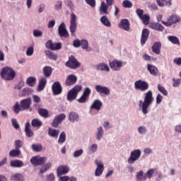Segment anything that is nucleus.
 I'll return each instance as SVG.
<instances>
[{"instance_id":"nucleus-28","label":"nucleus","mask_w":181,"mask_h":181,"mask_svg":"<svg viewBox=\"0 0 181 181\" xmlns=\"http://www.w3.org/2000/svg\"><path fill=\"white\" fill-rule=\"evenodd\" d=\"M59 134H60L59 129H55L49 128L48 129V135L52 138H57L59 136Z\"/></svg>"},{"instance_id":"nucleus-10","label":"nucleus","mask_w":181,"mask_h":181,"mask_svg":"<svg viewBox=\"0 0 181 181\" xmlns=\"http://www.w3.org/2000/svg\"><path fill=\"white\" fill-rule=\"evenodd\" d=\"M136 90H141V91H146L149 88V84L145 81L139 80L134 83Z\"/></svg>"},{"instance_id":"nucleus-58","label":"nucleus","mask_w":181,"mask_h":181,"mask_svg":"<svg viewBox=\"0 0 181 181\" xmlns=\"http://www.w3.org/2000/svg\"><path fill=\"white\" fill-rule=\"evenodd\" d=\"M11 122L15 129H19V123H18V120H16V119H12Z\"/></svg>"},{"instance_id":"nucleus-64","label":"nucleus","mask_w":181,"mask_h":181,"mask_svg":"<svg viewBox=\"0 0 181 181\" xmlns=\"http://www.w3.org/2000/svg\"><path fill=\"white\" fill-rule=\"evenodd\" d=\"M83 86L81 85L75 86L73 89H71L69 91H81Z\"/></svg>"},{"instance_id":"nucleus-9","label":"nucleus","mask_w":181,"mask_h":181,"mask_svg":"<svg viewBox=\"0 0 181 181\" xmlns=\"http://www.w3.org/2000/svg\"><path fill=\"white\" fill-rule=\"evenodd\" d=\"M66 119V115L64 113L55 116L52 122L51 123V125L53 128H57L59 127V124H62L63 121Z\"/></svg>"},{"instance_id":"nucleus-30","label":"nucleus","mask_w":181,"mask_h":181,"mask_svg":"<svg viewBox=\"0 0 181 181\" xmlns=\"http://www.w3.org/2000/svg\"><path fill=\"white\" fill-rule=\"evenodd\" d=\"M108 6H108L104 1H102L100 6V13H103L104 15H108Z\"/></svg>"},{"instance_id":"nucleus-31","label":"nucleus","mask_w":181,"mask_h":181,"mask_svg":"<svg viewBox=\"0 0 181 181\" xmlns=\"http://www.w3.org/2000/svg\"><path fill=\"white\" fill-rule=\"evenodd\" d=\"M11 180L24 181L25 177L21 173H16L10 177Z\"/></svg>"},{"instance_id":"nucleus-32","label":"nucleus","mask_w":181,"mask_h":181,"mask_svg":"<svg viewBox=\"0 0 181 181\" xmlns=\"http://www.w3.org/2000/svg\"><path fill=\"white\" fill-rule=\"evenodd\" d=\"M45 56L48 57L50 60H57V54H54V52L50 50H45Z\"/></svg>"},{"instance_id":"nucleus-36","label":"nucleus","mask_w":181,"mask_h":181,"mask_svg":"<svg viewBox=\"0 0 181 181\" xmlns=\"http://www.w3.org/2000/svg\"><path fill=\"white\" fill-rule=\"evenodd\" d=\"M100 22L104 26H106V28H111V22H110L107 16H102L100 18Z\"/></svg>"},{"instance_id":"nucleus-47","label":"nucleus","mask_w":181,"mask_h":181,"mask_svg":"<svg viewBox=\"0 0 181 181\" xmlns=\"http://www.w3.org/2000/svg\"><path fill=\"white\" fill-rule=\"evenodd\" d=\"M153 173H155V169L151 168V169H149L144 175L148 179H151L152 176H153Z\"/></svg>"},{"instance_id":"nucleus-14","label":"nucleus","mask_w":181,"mask_h":181,"mask_svg":"<svg viewBox=\"0 0 181 181\" xmlns=\"http://www.w3.org/2000/svg\"><path fill=\"white\" fill-rule=\"evenodd\" d=\"M70 172V168L67 165H60L57 169V173L58 176H62V175H67Z\"/></svg>"},{"instance_id":"nucleus-18","label":"nucleus","mask_w":181,"mask_h":181,"mask_svg":"<svg viewBox=\"0 0 181 181\" xmlns=\"http://www.w3.org/2000/svg\"><path fill=\"white\" fill-rule=\"evenodd\" d=\"M95 165H97V168L95 171V175L100 176V175H103V172H104V165L99 163L98 160L95 161Z\"/></svg>"},{"instance_id":"nucleus-44","label":"nucleus","mask_w":181,"mask_h":181,"mask_svg":"<svg viewBox=\"0 0 181 181\" xmlns=\"http://www.w3.org/2000/svg\"><path fill=\"white\" fill-rule=\"evenodd\" d=\"M136 179L139 181L146 180V176L144 175V171H139L136 175Z\"/></svg>"},{"instance_id":"nucleus-42","label":"nucleus","mask_w":181,"mask_h":181,"mask_svg":"<svg viewBox=\"0 0 181 181\" xmlns=\"http://www.w3.org/2000/svg\"><path fill=\"white\" fill-rule=\"evenodd\" d=\"M31 125L33 127V128H40V127L43 125V123L38 119H34L31 122Z\"/></svg>"},{"instance_id":"nucleus-61","label":"nucleus","mask_w":181,"mask_h":181,"mask_svg":"<svg viewBox=\"0 0 181 181\" xmlns=\"http://www.w3.org/2000/svg\"><path fill=\"white\" fill-rule=\"evenodd\" d=\"M74 47H80L81 46V40L76 39L73 42Z\"/></svg>"},{"instance_id":"nucleus-15","label":"nucleus","mask_w":181,"mask_h":181,"mask_svg":"<svg viewBox=\"0 0 181 181\" xmlns=\"http://www.w3.org/2000/svg\"><path fill=\"white\" fill-rule=\"evenodd\" d=\"M149 37V30L148 28H144L141 33V45L144 46Z\"/></svg>"},{"instance_id":"nucleus-62","label":"nucleus","mask_w":181,"mask_h":181,"mask_svg":"<svg viewBox=\"0 0 181 181\" xmlns=\"http://www.w3.org/2000/svg\"><path fill=\"white\" fill-rule=\"evenodd\" d=\"M136 13L137 16H139V19H141V18H142V16H144V10H142L141 8H137L136 10Z\"/></svg>"},{"instance_id":"nucleus-49","label":"nucleus","mask_w":181,"mask_h":181,"mask_svg":"<svg viewBox=\"0 0 181 181\" xmlns=\"http://www.w3.org/2000/svg\"><path fill=\"white\" fill-rule=\"evenodd\" d=\"M122 6L124 8H132V2L129 0H124L122 2Z\"/></svg>"},{"instance_id":"nucleus-26","label":"nucleus","mask_w":181,"mask_h":181,"mask_svg":"<svg viewBox=\"0 0 181 181\" xmlns=\"http://www.w3.org/2000/svg\"><path fill=\"white\" fill-rule=\"evenodd\" d=\"M77 95H78V91H69L66 97V100L68 101H74L77 98Z\"/></svg>"},{"instance_id":"nucleus-43","label":"nucleus","mask_w":181,"mask_h":181,"mask_svg":"<svg viewBox=\"0 0 181 181\" xmlns=\"http://www.w3.org/2000/svg\"><path fill=\"white\" fill-rule=\"evenodd\" d=\"M104 135V130L102 127L98 128V132L96 134V139L101 141L103 136Z\"/></svg>"},{"instance_id":"nucleus-22","label":"nucleus","mask_w":181,"mask_h":181,"mask_svg":"<svg viewBox=\"0 0 181 181\" xmlns=\"http://www.w3.org/2000/svg\"><path fill=\"white\" fill-rule=\"evenodd\" d=\"M147 70L151 76H157L158 72L159 71L156 66L149 64H147Z\"/></svg>"},{"instance_id":"nucleus-63","label":"nucleus","mask_w":181,"mask_h":181,"mask_svg":"<svg viewBox=\"0 0 181 181\" xmlns=\"http://www.w3.org/2000/svg\"><path fill=\"white\" fill-rule=\"evenodd\" d=\"M173 87H179V86H180V83H181V80L180 79H175L173 78Z\"/></svg>"},{"instance_id":"nucleus-8","label":"nucleus","mask_w":181,"mask_h":181,"mask_svg":"<svg viewBox=\"0 0 181 181\" xmlns=\"http://www.w3.org/2000/svg\"><path fill=\"white\" fill-rule=\"evenodd\" d=\"M30 163L33 166H42L46 163V158L36 156L30 158Z\"/></svg>"},{"instance_id":"nucleus-6","label":"nucleus","mask_w":181,"mask_h":181,"mask_svg":"<svg viewBox=\"0 0 181 181\" xmlns=\"http://www.w3.org/2000/svg\"><path fill=\"white\" fill-rule=\"evenodd\" d=\"M58 35L60 37H64L65 39L69 37V31L67 30V28L66 27V23H64V22L61 23L58 26Z\"/></svg>"},{"instance_id":"nucleus-7","label":"nucleus","mask_w":181,"mask_h":181,"mask_svg":"<svg viewBox=\"0 0 181 181\" xmlns=\"http://www.w3.org/2000/svg\"><path fill=\"white\" fill-rule=\"evenodd\" d=\"M141 158V150L136 149L131 152L130 157L128 158L127 162L130 165L136 162Z\"/></svg>"},{"instance_id":"nucleus-56","label":"nucleus","mask_w":181,"mask_h":181,"mask_svg":"<svg viewBox=\"0 0 181 181\" xmlns=\"http://www.w3.org/2000/svg\"><path fill=\"white\" fill-rule=\"evenodd\" d=\"M20 111H22V107H21V105H19L18 104H16L14 105L13 112H15V114H19Z\"/></svg>"},{"instance_id":"nucleus-21","label":"nucleus","mask_w":181,"mask_h":181,"mask_svg":"<svg viewBox=\"0 0 181 181\" xmlns=\"http://www.w3.org/2000/svg\"><path fill=\"white\" fill-rule=\"evenodd\" d=\"M95 67L96 69L100 70V71H110V66L104 62L98 64Z\"/></svg>"},{"instance_id":"nucleus-29","label":"nucleus","mask_w":181,"mask_h":181,"mask_svg":"<svg viewBox=\"0 0 181 181\" xmlns=\"http://www.w3.org/2000/svg\"><path fill=\"white\" fill-rule=\"evenodd\" d=\"M47 83V79L46 78H42L40 80L37 90L38 91H43L45 90V87H46V84Z\"/></svg>"},{"instance_id":"nucleus-24","label":"nucleus","mask_w":181,"mask_h":181,"mask_svg":"<svg viewBox=\"0 0 181 181\" xmlns=\"http://www.w3.org/2000/svg\"><path fill=\"white\" fill-rule=\"evenodd\" d=\"M10 166L11 168H23L24 163L23 161L21 160H13L10 162Z\"/></svg>"},{"instance_id":"nucleus-23","label":"nucleus","mask_w":181,"mask_h":181,"mask_svg":"<svg viewBox=\"0 0 181 181\" xmlns=\"http://www.w3.org/2000/svg\"><path fill=\"white\" fill-rule=\"evenodd\" d=\"M25 135H26V136H28V138H32V136H33V135H35V134L33 133V131H32V129H30V122H27L25 124Z\"/></svg>"},{"instance_id":"nucleus-39","label":"nucleus","mask_w":181,"mask_h":181,"mask_svg":"<svg viewBox=\"0 0 181 181\" xmlns=\"http://www.w3.org/2000/svg\"><path fill=\"white\" fill-rule=\"evenodd\" d=\"M21 150L16 148L13 149L9 152V156L11 158H18L21 156Z\"/></svg>"},{"instance_id":"nucleus-4","label":"nucleus","mask_w":181,"mask_h":181,"mask_svg":"<svg viewBox=\"0 0 181 181\" xmlns=\"http://www.w3.org/2000/svg\"><path fill=\"white\" fill-rule=\"evenodd\" d=\"M66 67H69L71 70H76V69H78L81 64L77 60L74 55H71L69 57L68 61L65 64Z\"/></svg>"},{"instance_id":"nucleus-55","label":"nucleus","mask_w":181,"mask_h":181,"mask_svg":"<svg viewBox=\"0 0 181 181\" xmlns=\"http://www.w3.org/2000/svg\"><path fill=\"white\" fill-rule=\"evenodd\" d=\"M84 151L83 149H79L76 151L74 153V158H78L79 156H81L82 153H83Z\"/></svg>"},{"instance_id":"nucleus-52","label":"nucleus","mask_w":181,"mask_h":181,"mask_svg":"<svg viewBox=\"0 0 181 181\" xmlns=\"http://www.w3.org/2000/svg\"><path fill=\"white\" fill-rule=\"evenodd\" d=\"M62 49L61 42L52 43V50H60Z\"/></svg>"},{"instance_id":"nucleus-33","label":"nucleus","mask_w":181,"mask_h":181,"mask_svg":"<svg viewBox=\"0 0 181 181\" xmlns=\"http://www.w3.org/2000/svg\"><path fill=\"white\" fill-rule=\"evenodd\" d=\"M81 46L83 50H86L87 52H91V47H88V41L87 40H81Z\"/></svg>"},{"instance_id":"nucleus-38","label":"nucleus","mask_w":181,"mask_h":181,"mask_svg":"<svg viewBox=\"0 0 181 181\" xmlns=\"http://www.w3.org/2000/svg\"><path fill=\"white\" fill-rule=\"evenodd\" d=\"M168 40L173 43V45H180V41L179 38L175 35H170L168 37Z\"/></svg>"},{"instance_id":"nucleus-48","label":"nucleus","mask_w":181,"mask_h":181,"mask_svg":"<svg viewBox=\"0 0 181 181\" xmlns=\"http://www.w3.org/2000/svg\"><path fill=\"white\" fill-rule=\"evenodd\" d=\"M96 91H110L107 87L96 85L95 87Z\"/></svg>"},{"instance_id":"nucleus-60","label":"nucleus","mask_w":181,"mask_h":181,"mask_svg":"<svg viewBox=\"0 0 181 181\" xmlns=\"http://www.w3.org/2000/svg\"><path fill=\"white\" fill-rule=\"evenodd\" d=\"M45 47L47 49H49L50 50H52V49H53V42H52V40H49L45 43Z\"/></svg>"},{"instance_id":"nucleus-40","label":"nucleus","mask_w":181,"mask_h":181,"mask_svg":"<svg viewBox=\"0 0 181 181\" xmlns=\"http://www.w3.org/2000/svg\"><path fill=\"white\" fill-rule=\"evenodd\" d=\"M37 112L42 118H49V111L47 110L40 108L37 110Z\"/></svg>"},{"instance_id":"nucleus-20","label":"nucleus","mask_w":181,"mask_h":181,"mask_svg":"<svg viewBox=\"0 0 181 181\" xmlns=\"http://www.w3.org/2000/svg\"><path fill=\"white\" fill-rule=\"evenodd\" d=\"M42 73L46 78H49L52 76V73H53V69L52 66H46L43 68Z\"/></svg>"},{"instance_id":"nucleus-34","label":"nucleus","mask_w":181,"mask_h":181,"mask_svg":"<svg viewBox=\"0 0 181 181\" xmlns=\"http://www.w3.org/2000/svg\"><path fill=\"white\" fill-rule=\"evenodd\" d=\"M78 118V115L74 112H71L69 115V119L71 122H77Z\"/></svg>"},{"instance_id":"nucleus-3","label":"nucleus","mask_w":181,"mask_h":181,"mask_svg":"<svg viewBox=\"0 0 181 181\" xmlns=\"http://www.w3.org/2000/svg\"><path fill=\"white\" fill-rule=\"evenodd\" d=\"M0 76L3 80H5L6 81H12L16 76V72L13 69L9 66H6L1 70Z\"/></svg>"},{"instance_id":"nucleus-16","label":"nucleus","mask_w":181,"mask_h":181,"mask_svg":"<svg viewBox=\"0 0 181 181\" xmlns=\"http://www.w3.org/2000/svg\"><path fill=\"white\" fill-rule=\"evenodd\" d=\"M77 83V76L74 74H71L68 76L65 81V86H73Z\"/></svg>"},{"instance_id":"nucleus-46","label":"nucleus","mask_w":181,"mask_h":181,"mask_svg":"<svg viewBox=\"0 0 181 181\" xmlns=\"http://www.w3.org/2000/svg\"><path fill=\"white\" fill-rule=\"evenodd\" d=\"M64 142H66V133L62 132L59 135L58 144H64Z\"/></svg>"},{"instance_id":"nucleus-5","label":"nucleus","mask_w":181,"mask_h":181,"mask_svg":"<svg viewBox=\"0 0 181 181\" xmlns=\"http://www.w3.org/2000/svg\"><path fill=\"white\" fill-rule=\"evenodd\" d=\"M180 17L176 15H172L167 18V21H162V23L167 28H169L172 26V25H174V23H177L178 22H180Z\"/></svg>"},{"instance_id":"nucleus-59","label":"nucleus","mask_w":181,"mask_h":181,"mask_svg":"<svg viewBox=\"0 0 181 181\" xmlns=\"http://www.w3.org/2000/svg\"><path fill=\"white\" fill-rule=\"evenodd\" d=\"M42 35H43V33H42V31H40L39 30H33V36H35V37H40V36H42Z\"/></svg>"},{"instance_id":"nucleus-25","label":"nucleus","mask_w":181,"mask_h":181,"mask_svg":"<svg viewBox=\"0 0 181 181\" xmlns=\"http://www.w3.org/2000/svg\"><path fill=\"white\" fill-rule=\"evenodd\" d=\"M101 107H103V103H101V100H95L90 106V108L91 110H97V111H100L101 110Z\"/></svg>"},{"instance_id":"nucleus-37","label":"nucleus","mask_w":181,"mask_h":181,"mask_svg":"<svg viewBox=\"0 0 181 181\" xmlns=\"http://www.w3.org/2000/svg\"><path fill=\"white\" fill-rule=\"evenodd\" d=\"M52 91H63V88L62 87V84L60 82L56 81L52 86Z\"/></svg>"},{"instance_id":"nucleus-50","label":"nucleus","mask_w":181,"mask_h":181,"mask_svg":"<svg viewBox=\"0 0 181 181\" xmlns=\"http://www.w3.org/2000/svg\"><path fill=\"white\" fill-rule=\"evenodd\" d=\"M62 6H63V1H57L54 4L55 11H60V9H62Z\"/></svg>"},{"instance_id":"nucleus-51","label":"nucleus","mask_w":181,"mask_h":181,"mask_svg":"<svg viewBox=\"0 0 181 181\" xmlns=\"http://www.w3.org/2000/svg\"><path fill=\"white\" fill-rule=\"evenodd\" d=\"M25 86V82L21 80L14 86V90H21Z\"/></svg>"},{"instance_id":"nucleus-2","label":"nucleus","mask_w":181,"mask_h":181,"mask_svg":"<svg viewBox=\"0 0 181 181\" xmlns=\"http://www.w3.org/2000/svg\"><path fill=\"white\" fill-rule=\"evenodd\" d=\"M153 103V95H152V92L148 91L146 93L144 97V100H139V107H141L142 112L144 115L148 114V108H149V105H151Z\"/></svg>"},{"instance_id":"nucleus-19","label":"nucleus","mask_w":181,"mask_h":181,"mask_svg":"<svg viewBox=\"0 0 181 181\" xmlns=\"http://www.w3.org/2000/svg\"><path fill=\"white\" fill-rule=\"evenodd\" d=\"M160 47H162V43L160 42H155L151 47L153 53L160 54Z\"/></svg>"},{"instance_id":"nucleus-45","label":"nucleus","mask_w":181,"mask_h":181,"mask_svg":"<svg viewBox=\"0 0 181 181\" xmlns=\"http://www.w3.org/2000/svg\"><path fill=\"white\" fill-rule=\"evenodd\" d=\"M151 18L149 17V16L148 14H144V16H141V18H140L141 21H143V23L144 25H149V19Z\"/></svg>"},{"instance_id":"nucleus-11","label":"nucleus","mask_w":181,"mask_h":181,"mask_svg":"<svg viewBox=\"0 0 181 181\" xmlns=\"http://www.w3.org/2000/svg\"><path fill=\"white\" fill-rule=\"evenodd\" d=\"M124 64H125L124 62L117 59H114L112 62L109 63L110 69H112L115 71H119Z\"/></svg>"},{"instance_id":"nucleus-1","label":"nucleus","mask_w":181,"mask_h":181,"mask_svg":"<svg viewBox=\"0 0 181 181\" xmlns=\"http://www.w3.org/2000/svg\"><path fill=\"white\" fill-rule=\"evenodd\" d=\"M64 2L66 6H68L71 12H72L71 13L69 30L71 36H74L77 30V16L74 13L75 9L74 3L71 0H64Z\"/></svg>"},{"instance_id":"nucleus-17","label":"nucleus","mask_w":181,"mask_h":181,"mask_svg":"<svg viewBox=\"0 0 181 181\" xmlns=\"http://www.w3.org/2000/svg\"><path fill=\"white\" fill-rule=\"evenodd\" d=\"M90 94H91V91H84L81 98L78 99V103H80V104H83V103L88 101V98H90Z\"/></svg>"},{"instance_id":"nucleus-53","label":"nucleus","mask_w":181,"mask_h":181,"mask_svg":"<svg viewBox=\"0 0 181 181\" xmlns=\"http://www.w3.org/2000/svg\"><path fill=\"white\" fill-rule=\"evenodd\" d=\"M35 52V49L33 48V46H30L27 50H26V55L27 56H32Z\"/></svg>"},{"instance_id":"nucleus-12","label":"nucleus","mask_w":181,"mask_h":181,"mask_svg":"<svg viewBox=\"0 0 181 181\" xmlns=\"http://www.w3.org/2000/svg\"><path fill=\"white\" fill-rule=\"evenodd\" d=\"M118 28L128 32L131 29V23L128 19H122L118 24Z\"/></svg>"},{"instance_id":"nucleus-35","label":"nucleus","mask_w":181,"mask_h":181,"mask_svg":"<svg viewBox=\"0 0 181 181\" xmlns=\"http://www.w3.org/2000/svg\"><path fill=\"white\" fill-rule=\"evenodd\" d=\"M26 84L29 87H35L36 86V78L34 76H30L26 80Z\"/></svg>"},{"instance_id":"nucleus-13","label":"nucleus","mask_w":181,"mask_h":181,"mask_svg":"<svg viewBox=\"0 0 181 181\" xmlns=\"http://www.w3.org/2000/svg\"><path fill=\"white\" fill-rule=\"evenodd\" d=\"M20 105L22 111L29 110V108H30V105H32V99L30 98H28L27 99L22 100L20 103Z\"/></svg>"},{"instance_id":"nucleus-57","label":"nucleus","mask_w":181,"mask_h":181,"mask_svg":"<svg viewBox=\"0 0 181 181\" xmlns=\"http://www.w3.org/2000/svg\"><path fill=\"white\" fill-rule=\"evenodd\" d=\"M85 2L91 8H95V0H85Z\"/></svg>"},{"instance_id":"nucleus-54","label":"nucleus","mask_w":181,"mask_h":181,"mask_svg":"<svg viewBox=\"0 0 181 181\" xmlns=\"http://www.w3.org/2000/svg\"><path fill=\"white\" fill-rule=\"evenodd\" d=\"M23 145V144L22 143V141H21V140H16L15 141L16 149L20 150L22 148Z\"/></svg>"},{"instance_id":"nucleus-41","label":"nucleus","mask_w":181,"mask_h":181,"mask_svg":"<svg viewBox=\"0 0 181 181\" xmlns=\"http://www.w3.org/2000/svg\"><path fill=\"white\" fill-rule=\"evenodd\" d=\"M31 148L34 152H42L43 150V146L40 144H33Z\"/></svg>"},{"instance_id":"nucleus-27","label":"nucleus","mask_w":181,"mask_h":181,"mask_svg":"<svg viewBox=\"0 0 181 181\" xmlns=\"http://www.w3.org/2000/svg\"><path fill=\"white\" fill-rule=\"evenodd\" d=\"M151 29H154V30H158V32H163L165 30V28L159 23H153L151 24Z\"/></svg>"}]
</instances>
